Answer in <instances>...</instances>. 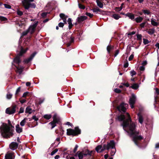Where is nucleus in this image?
<instances>
[{
    "label": "nucleus",
    "instance_id": "1",
    "mask_svg": "<svg viewBox=\"0 0 159 159\" xmlns=\"http://www.w3.org/2000/svg\"><path fill=\"white\" fill-rule=\"evenodd\" d=\"M127 119L123 121L121 125L124 130L128 129L133 134L134 133L135 128V124L132 122L129 114L127 112L126 113Z\"/></svg>",
    "mask_w": 159,
    "mask_h": 159
},
{
    "label": "nucleus",
    "instance_id": "2",
    "mask_svg": "<svg viewBox=\"0 0 159 159\" xmlns=\"http://www.w3.org/2000/svg\"><path fill=\"white\" fill-rule=\"evenodd\" d=\"M0 132L9 137L12 136L13 134V130L5 123H3L0 127Z\"/></svg>",
    "mask_w": 159,
    "mask_h": 159
},
{
    "label": "nucleus",
    "instance_id": "3",
    "mask_svg": "<svg viewBox=\"0 0 159 159\" xmlns=\"http://www.w3.org/2000/svg\"><path fill=\"white\" fill-rule=\"evenodd\" d=\"M34 0H24L22 1V3L25 8L26 9H28L30 8H35L36 5L34 3H30Z\"/></svg>",
    "mask_w": 159,
    "mask_h": 159
},
{
    "label": "nucleus",
    "instance_id": "4",
    "mask_svg": "<svg viewBox=\"0 0 159 159\" xmlns=\"http://www.w3.org/2000/svg\"><path fill=\"white\" fill-rule=\"evenodd\" d=\"M80 130L78 127H75V129H67V134L68 135L75 136L80 134Z\"/></svg>",
    "mask_w": 159,
    "mask_h": 159
},
{
    "label": "nucleus",
    "instance_id": "5",
    "mask_svg": "<svg viewBox=\"0 0 159 159\" xmlns=\"http://www.w3.org/2000/svg\"><path fill=\"white\" fill-rule=\"evenodd\" d=\"M53 120L50 122L48 125L51 127V129H52L56 125V124L60 121V119L58 117L56 114H55L53 117Z\"/></svg>",
    "mask_w": 159,
    "mask_h": 159
},
{
    "label": "nucleus",
    "instance_id": "6",
    "mask_svg": "<svg viewBox=\"0 0 159 159\" xmlns=\"http://www.w3.org/2000/svg\"><path fill=\"white\" fill-rule=\"evenodd\" d=\"M28 50V48H26L25 49H24L22 47H21V50L19 54L16 56L14 60V62L19 64L20 61V56H21L22 54L25 53Z\"/></svg>",
    "mask_w": 159,
    "mask_h": 159
},
{
    "label": "nucleus",
    "instance_id": "7",
    "mask_svg": "<svg viewBox=\"0 0 159 159\" xmlns=\"http://www.w3.org/2000/svg\"><path fill=\"white\" fill-rule=\"evenodd\" d=\"M136 100V96L134 94L132 93L131 94V96L129 98V103L131 107L132 108L134 107V105L135 104Z\"/></svg>",
    "mask_w": 159,
    "mask_h": 159
},
{
    "label": "nucleus",
    "instance_id": "8",
    "mask_svg": "<svg viewBox=\"0 0 159 159\" xmlns=\"http://www.w3.org/2000/svg\"><path fill=\"white\" fill-rule=\"evenodd\" d=\"M128 107V105L127 104L122 103L119 106L117 107V108L120 111H123L125 112V111L126 108Z\"/></svg>",
    "mask_w": 159,
    "mask_h": 159
},
{
    "label": "nucleus",
    "instance_id": "9",
    "mask_svg": "<svg viewBox=\"0 0 159 159\" xmlns=\"http://www.w3.org/2000/svg\"><path fill=\"white\" fill-rule=\"evenodd\" d=\"M38 24V21H35L34 23L31 25L28 29V30L30 34H32L34 31L35 30Z\"/></svg>",
    "mask_w": 159,
    "mask_h": 159
},
{
    "label": "nucleus",
    "instance_id": "10",
    "mask_svg": "<svg viewBox=\"0 0 159 159\" xmlns=\"http://www.w3.org/2000/svg\"><path fill=\"white\" fill-rule=\"evenodd\" d=\"M115 143L113 140L111 141L109 143H107V145H106V149L108 150L109 149L115 148Z\"/></svg>",
    "mask_w": 159,
    "mask_h": 159
},
{
    "label": "nucleus",
    "instance_id": "11",
    "mask_svg": "<svg viewBox=\"0 0 159 159\" xmlns=\"http://www.w3.org/2000/svg\"><path fill=\"white\" fill-rule=\"evenodd\" d=\"M106 149V145L104 144L103 146L99 145L95 149L98 153H100L104 151Z\"/></svg>",
    "mask_w": 159,
    "mask_h": 159
},
{
    "label": "nucleus",
    "instance_id": "12",
    "mask_svg": "<svg viewBox=\"0 0 159 159\" xmlns=\"http://www.w3.org/2000/svg\"><path fill=\"white\" fill-rule=\"evenodd\" d=\"M15 156L13 152H8L5 156V159H14Z\"/></svg>",
    "mask_w": 159,
    "mask_h": 159
},
{
    "label": "nucleus",
    "instance_id": "13",
    "mask_svg": "<svg viewBox=\"0 0 159 159\" xmlns=\"http://www.w3.org/2000/svg\"><path fill=\"white\" fill-rule=\"evenodd\" d=\"M18 147V144L16 142H13L9 145L10 148L13 150L16 149Z\"/></svg>",
    "mask_w": 159,
    "mask_h": 159
},
{
    "label": "nucleus",
    "instance_id": "14",
    "mask_svg": "<svg viewBox=\"0 0 159 159\" xmlns=\"http://www.w3.org/2000/svg\"><path fill=\"white\" fill-rule=\"evenodd\" d=\"M16 111L15 108L13 107L11 108H7L6 110V113L7 114L11 115L14 114Z\"/></svg>",
    "mask_w": 159,
    "mask_h": 159
},
{
    "label": "nucleus",
    "instance_id": "15",
    "mask_svg": "<svg viewBox=\"0 0 159 159\" xmlns=\"http://www.w3.org/2000/svg\"><path fill=\"white\" fill-rule=\"evenodd\" d=\"M143 138L141 136H136L134 137L133 140L135 143L137 145H138L137 141L138 140H140L142 139Z\"/></svg>",
    "mask_w": 159,
    "mask_h": 159
},
{
    "label": "nucleus",
    "instance_id": "16",
    "mask_svg": "<svg viewBox=\"0 0 159 159\" xmlns=\"http://www.w3.org/2000/svg\"><path fill=\"white\" fill-rule=\"evenodd\" d=\"M36 54V52L33 53L28 58L25 59L24 60V62L26 63H29L33 59Z\"/></svg>",
    "mask_w": 159,
    "mask_h": 159
},
{
    "label": "nucleus",
    "instance_id": "17",
    "mask_svg": "<svg viewBox=\"0 0 159 159\" xmlns=\"http://www.w3.org/2000/svg\"><path fill=\"white\" fill-rule=\"evenodd\" d=\"M87 17L85 16H81L77 18V21L78 23H82L84 20H86Z\"/></svg>",
    "mask_w": 159,
    "mask_h": 159
},
{
    "label": "nucleus",
    "instance_id": "18",
    "mask_svg": "<svg viewBox=\"0 0 159 159\" xmlns=\"http://www.w3.org/2000/svg\"><path fill=\"white\" fill-rule=\"evenodd\" d=\"M60 18L63 20V21L64 23H66V19L68 17V16H66L63 13H61L60 14Z\"/></svg>",
    "mask_w": 159,
    "mask_h": 159
},
{
    "label": "nucleus",
    "instance_id": "19",
    "mask_svg": "<svg viewBox=\"0 0 159 159\" xmlns=\"http://www.w3.org/2000/svg\"><path fill=\"white\" fill-rule=\"evenodd\" d=\"M84 153V156H88L89 157H90L92 156V151H89L88 149L85 150V151H83L82 152Z\"/></svg>",
    "mask_w": 159,
    "mask_h": 159
},
{
    "label": "nucleus",
    "instance_id": "20",
    "mask_svg": "<svg viewBox=\"0 0 159 159\" xmlns=\"http://www.w3.org/2000/svg\"><path fill=\"white\" fill-rule=\"evenodd\" d=\"M84 156V153L83 152L80 151H78L75 155V156H78L79 159H82Z\"/></svg>",
    "mask_w": 159,
    "mask_h": 159
},
{
    "label": "nucleus",
    "instance_id": "21",
    "mask_svg": "<svg viewBox=\"0 0 159 159\" xmlns=\"http://www.w3.org/2000/svg\"><path fill=\"white\" fill-rule=\"evenodd\" d=\"M138 120L139 122L141 124H142L143 121V118L142 115L140 113H138Z\"/></svg>",
    "mask_w": 159,
    "mask_h": 159
},
{
    "label": "nucleus",
    "instance_id": "22",
    "mask_svg": "<svg viewBox=\"0 0 159 159\" xmlns=\"http://www.w3.org/2000/svg\"><path fill=\"white\" fill-rule=\"evenodd\" d=\"M16 130L17 133H20L22 132V129L20 127L19 125H17L16 126Z\"/></svg>",
    "mask_w": 159,
    "mask_h": 159
},
{
    "label": "nucleus",
    "instance_id": "23",
    "mask_svg": "<svg viewBox=\"0 0 159 159\" xmlns=\"http://www.w3.org/2000/svg\"><path fill=\"white\" fill-rule=\"evenodd\" d=\"M16 67L17 68V70H16V72L18 73H19V74H21L23 71V70L24 68V67Z\"/></svg>",
    "mask_w": 159,
    "mask_h": 159
},
{
    "label": "nucleus",
    "instance_id": "24",
    "mask_svg": "<svg viewBox=\"0 0 159 159\" xmlns=\"http://www.w3.org/2000/svg\"><path fill=\"white\" fill-rule=\"evenodd\" d=\"M32 110L30 107H27L25 109V112L26 113L31 114L32 113Z\"/></svg>",
    "mask_w": 159,
    "mask_h": 159
},
{
    "label": "nucleus",
    "instance_id": "25",
    "mask_svg": "<svg viewBox=\"0 0 159 159\" xmlns=\"http://www.w3.org/2000/svg\"><path fill=\"white\" fill-rule=\"evenodd\" d=\"M151 24L153 26H157L158 25V23L156 21V20L153 18L151 19Z\"/></svg>",
    "mask_w": 159,
    "mask_h": 159
},
{
    "label": "nucleus",
    "instance_id": "26",
    "mask_svg": "<svg viewBox=\"0 0 159 159\" xmlns=\"http://www.w3.org/2000/svg\"><path fill=\"white\" fill-rule=\"evenodd\" d=\"M155 30V29L153 28L149 29L147 32L148 34L150 35H152L154 33Z\"/></svg>",
    "mask_w": 159,
    "mask_h": 159
},
{
    "label": "nucleus",
    "instance_id": "27",
    "mask_svg": "<svg viewBox=\"0 0 159 159\" xmlns=\"http://www.w3.org/2000/svg\"><path fill=\"white\" fill-rule=\"evenodd\" d=\"M117 118L119 121H121L125 119V117L123 115H120L118 116Z\"/></svg>",
    "mask_w": 159,
    "mask_h": 159
},
{
    "label": "nucleus",
    "instance_id": "28",
    "mask_svg": "<svg viewBox=\"0 0 159 159\" xmlns=\"http://www.w3.org/2000/svg\"><path fill=\"white\" fill-rule=\"evenodd\" d=\"M143 18L140 16H139L136 18L134 20L136 21V22L137 23H140L142 21Z\"/></svg>",
    "mask_w": 159,
    "mask_h": 159
},
{
    "label": "nucleus",
    "instance_id": "29",
    "mask_svg": "<svg viewBox=\"0 0 159 159\" xmlns=\"http://www.w3.org/2000/svg\"><path fill=\"white\" fill-rule=\"evenodd\" d=\"M67 22L69 24V28L70 29L73 26L71 19L70 18H69Z\"/></svg>",
    "mask_w": 159,
    "mask_h": 159
},
{
    "label": "nucleus",
    "instance_id": "30",
    "mask_svg": "<svg viewBox=\"0 0 159 159\" xmlns=\"http://www.w3.org/2000/svg\"><path fill=\"white\" fill-rule=\"evenodd\" d=\"M28 119L27 118H25L23 120L20 122V125L22 126H24L26 122V121Z\"/></svg>",
    "mask_w": 159,
    "mask_h": 159
},
{
    "label": "nucleus",
    "instance_id": "31",
    "mask_svg": "<svg viewBox=\"0 0 159 159\" xmlns=\"http://www.w3.org/2000/svg\"><path fill=\"white\" fill-rule=\"evenodd\" d=\"M96 2L97 5L100 8H102L103 7V4L98 0H96Z\"/></svg>",
    "mask_w": 159,
    "mask_h": 159
},
{
    "label": "nucleus",
    "instance_id": "32",
    "mask_svg": "<svg viewBox=\"0 0 159 159\" xmlns=\"http://www.w3.org/2000/svg\"><path fill=\"white\" fill-rule=\"evenodd\" d=\"M112 17L116 20H118L120 16L118 14H115L112 15Z\"/></svg>",
    "mask_w": 159,
    "mask_h": 159
},
{
    "label": "nucleus",
    "instance_id": "33",
    "mask_svg": "<svg viewBox=\"0 0 159 159\" xmlns=\"http://www.w3.org/2000/svg\"><path fill=\"white\" fill-rule=\"evenodd\" d=\"M52 117V115L51 114H46L43 116V117L47 120L50 119Z\"/></svg>",
    "mask_w": 159,
    "mask_h": 159
},
{
    "label": "nucleus",
    "instance_id": "34",
    "mask_svg": "<svg viewBox=\"0 0 159 159\" xmlns=\"http://www.w3.org/2000/svg\"><path fill=\"white\" fill-rule=\"evenodd\" d=\"M131 87L134 89H136L138 88L139 85L137 84H134L131 86Z\"/></svg>",
    "mask_w": 159,
    "mask_h": 159
},
{
    "label": "nucleus",
    "instance_id": "35",
    "mask_svg": "<svg viewBox=\"0 0 159 159\" xmlns=\"http://www.w3.org/2000/svg\"><path fill=\"white\" fill-rule=\"evenodd\" d=\"M92 11L93 12H101V10L98 7H97L93 9Z\"/></svg>",
    "mask_w": 159,
    "mask_h": 159
},
{
    "label": "nucleus",
    "instance_id": "36",
    "mask_svg": "<svg viewBox=\"0 0 159 159\" xmlns=\"http://www.w3.org/2000/svg\"><path fill=\"white\" fill-rule=\"evenodd\" d=\"M128 16L131 20H133L134 18V15L133 14L129 13L128 15Z\"/></svg>",
    "mask_w": 159,
    "mask_h": 159
},
{
    "label": "nucleus",
    "instance_id": "37",
    "mask_svg": "<svg viewBox=\"0 0 159 159\" xmlns=\"http://www.w3.org/2000/svg\"><path fill=\"white\" fill-rule=\"evenodd\" d=\"M113 47H111L110 45L108 46L107 48V50L108 52L109 53L110 51H111V50L113 49Z\"/></svg>",
    "mask_w": 159,
    "mask_h": 159
},
{
    "label": "nucleus",
    "instance_id": "38",
    "mask_svg": "<svg viewBox=\"0 0 159 159\" xmlns=\"http://www.w3.org/2000/svg\"><path fill=\"white\" fill-rule=\"evenodd\" d=\"M143 11L144 14H147L148 15H149L150 12L149 11L147 10H143Z\"/></svg>",
    "mask_w": 159,
    "mask_h": 159
},
{
    "label": "nucleus",
    "instance_id": "39",
    "mask_svg": "<svg viewBox=\"0 0 159 159\" xmlns=\"http://www.w3.org/2000/svg\"><path fill=\"white\" fill-rule=\"evenodd\" d=\"M12 94L10 93H8L7 95V98L8 99H10L12 97Z\"/></svg>",
    "mask_w": 159,
    "mask_h": 159
},
{
    "label": "nucleus",
    "instance_id": "40",
    "mask_svg": "<svg viewBox=\"0 0 159 159\" xmlns=\"http://www.w3.org/2000/svg\"><path fill=\"white\" fill-rule=\"evenodd\" d=\"M143 43L145 45H146L149 42L147 39H143Z\"/></svg>",
    "mask_w": 159,
    "mask_h": 159
},
{
    "label": "nucleus",
    "instance_id": "41",
    "mask_svg": "<svg viewBox=\"0 0 159 159\" xmlns=\"http://www.w3.org/2000/svg\"><path fill=\"white\" fill-rule=\"evenodd\" d=\"M78 6L79 8L81 9H84L85 8V6L80 3H78Z\"/></svg>",
    "mask_w": 159,
    "mask_h": 159
},
{
    "label": "nucleus",
    "instance_id": "42",
    "mask_svg": "<svg viewBox=\"0 0 159 159\" xmlns=\"http://www.w3.org/2000/svg\"><path fill=\"white\" fill-rule=\"evenodd\" d=\"M130 74L132 76L135 75L136 74V72L134 70H132L130 71Z\"/></svg>",
    "mask_w": 159,
    "mask_h": 159
},
{
    "label": "nucleus",
    "instance_id": "43",
    "mask_svg": "<svg viewBox=\"0 0 159 159\" xmlns=\"http://www.w3.org/2000/svg\"><path fill=\"white\" fill-rule=\"evenodd\" d=\"M113 149V150H112L111 152V156H113L115 155L116 152V148H115Z\"/></svg>",
    "mask_w": 159,
    "mask_h": 159
},
{
    "label": "nucleus",
    "instance_id": "44",
    "mask_svg": "<svg viewBox=\"0 0 159 159\" xmlns=\"http://www.w3.org/2000/svg\"><path fill=\"white\" fill-rule=\"evenodd\" d=\"M0 20L1 21H6L7 20V19L4 17L0 16Z\"/></svg>",
    "mask_w": 159,
    "mask_h": 159
},
{
    "label": "nucleus",
    "instance_id": "45",
    "mask_svg": "<svg viewBox=\"0 0 159 159\" xmlns=\"http://www.w3.org/2000/svg\"><path fill=\"white\" fill-rule=\"evenodd\" d=\"M20 87H18L17 89L16 93H15V95L16 96L17 95L18 93L20 92Z\"/></svg>",
    "mask_w": 159,
    "mask_h": 159
},
{
    "label": "nucleus",
    "instance_id": "46",
    "mask_svg": "<svg viewBox=\"0 0 159 159\" xmlns=\"http://www.w3.org/2000/svg\"><path fill=\"white\" fill-rule=\"evenodd\" d=\"M17 13L19 16H21L23 14V12L19 10H18L17 11Z\"/></svg>",
    "mask_w": 159,
    "mask_h": 159
},
{
    "label": "nucleus",
    "instance_id": "47",
    "mask_svg": "<svg viewBox=\"0 0 159 159\" xmlns=\"http://www.w3.org/2000/svg\"><path fill=\"white\" fill-rule=\"evenodd\" d=\"M142 36L140 34H138L137 35V38L138 40H141Z\"/></svg>",
    "mask_w": 159,
    "mask_h": 159
},
{
    "label": "nucleus",
    "instance_id": "48",
    "mask_svg": "<svg viewBox=\"0 0 159 159\" xmlns=\"http://www.w3.org/2000/svg\"><path fill=\"white\" fill-rule=\"evenodd\" d=\"M155 90V94H156L157 95H158L159 94V89L157 88H156Z\"/></svg>",
    "mask_w": 159,
    "mask_h": 159
},
{
    "label": "nucleus",
    "instance_id": "49",
    "mask_svg": "<svg viewBox=\"0 0 159 159\" xmlns=\"http://www.w3.org/2000/svg\"><path fill=\"white\" fill-rule=\"evenodd\" d=\"M58 149H56L54 150L51 153V155H53L56 152H57L58 151Z\"/></svg>",
    "mask_w": 159,
    "mask_h": 159
},
{
    "label": "nucleus",
    "instance_id": "50",
    "mask_svg": "<svg viewBox=\"0 0 159 159\" xmlns=\"http://www.w3.org/2000/svg\"><path fill=\"white\" fill-rule=\"evenodd\" d=\"M85 15L87 16H89L90 18H92L93 16V14H91L89 12H86L85 13Z\"/></svg>",
    "mask_w": 159,
    "mask_h": 159
},
{
    "label": "nucleus",
    "instance_id": "51",
    "mask_svg": "<svg viewBox=\"0 0 159 159\" xmlns=\"http://www.w3.org/2000/svg\"><path fill=\"white\" fill-rule=\"evenodd\" d=\"M28 32H29L28 31V30H27L26 31L23 32L22 34V36H25V35H26L28 34Z\"/></svg>",
    "mask_w": 159,
    "mask_h": 159
},
{
    "label": "nucleus",
    "instance_id": "52",
    "mask_svg": "<svg viewBox=\"0 0 159 159\" xmlns=\"http://www.w3.org/2000/svg\"><path fill=\"white\" fill-rule=\"evenodd\" d=\"M4 6L6 8H8V9H10L11 8V6L7 4H4Z\"/></svg>",
    "mask_w": 159,
    "mask_h": 159
},
{
    "label": "nucleus",
    "instance_id": "53",
    "mask_svg": "<svg viewBox=\"0 0 159 159\" xmlns=\"http://www.w3.org/2000/svg\"><path fill=\"white\" fill-rule=\"evenodd\" d=\"M114 91L116 93H120L121 92V90L118 89H115Z\"/></svg>",
    "mask_w": 159,
    "mask_h": 159
},
{
    "label": "nucleus",
    "instance_id": "54",
    "mask_svg": "<svg viewBox=\"0 0 159 159\" xmlns=\"http://www.w3.org/2000/svg\"><path fill=\"white\" fill-rule=\"evenodd\" d=\"M146 23V22H144L142 23L141 24H140V26L142 28H144Z\"/></svg>",
    "mask_w": 159,
    "mask_h": 159
},
{
    "label": "nucleus",
    "instance_id": "55",
    "mask_svg": "<svg viewBox=\"0 0 159 159\" xmlns=\"http://www.w3.org/2000/svg\"><path fill=\"white\" fill-rule=\"evenodd\" d=\"M24 111V108L22 107H20L19 112V113H22Z\"/></svg>",
    "mask_w": 159,
    "mask_h": 159
},
{
    "label": "nucleus",
    "instance_id": "56",
    "mask_svg": "<svg viewBox=\"0 0 159 159\" xmlns=\"http://www.w3.org/2000/svg\"><path fill=\"white\" fill-rule=\"evenodd\" d=\"M29 93V92H26L24 93L23 94L22 97H25L26 96H27L28 95Z\"/></svg>",
    "mask_w": 159,
    "mask_h": 159
},
{
    "label": "nucleus",
    "instance_id": "57",
    "mask_svg": "<svg viewBox=\"0 0 159 159\" xmlns=\"http://www.w3.org/2000/svg\"><path fill=\"white\" fill-rule=\"evenodd\" d=\"M78 147V146L77 145H76L75 146V148L73 150V152L74 153H75L77 150V148Z\"/></svg>",
    "mask_w": 159,
    "mask_h": 159
},
{
    "label": "nucleus",
    "instance_id": "58",
    "mask_svg": "<svg viewBox=\"0 0 159 159\" xmlns=\"http://www.w3.org/2000/svg\"><path fill=\"white\" fill-rule=\"evenodd\" d=\"M65 23L61 22L59 23L58 24V26L60 27H62Z\"/></svg>",
    "mask_w": 159,
    "mask_h": 159
},
{
    "label": "nucleus",
    "instance_id": "59",
    "mask_svg": "<svg viewBox=\"0 0 159 159\" xmlns=\"http://www.w3.org/2000/svg\"><path fill=\"white\" fill-rule=\"evenodd\" d=\"M66 159H75L73 157H70V156H67L66 157Z\"/></svg>",
    "mask_w": 159,
    "mask_h": 159
},
{
    "label": "nucleus",
    "instance_id": "60",
    "mask_svg": "<svg viewBox=\"0 0 159 159\" xmlns=\"http://www.w3.org/2000/svg\"><path fill=\"white\" fill-rule=\"evenodd\" d=\"M134 57V56L133 54L131 55L129 58V61H131L133 58Z\"/></svg>",
    "mask_w": 159,
    "mask_h": 159
},
{
    "label": "nucleus",
    "instance_id": "61",
    "mask_svg": "<svg viewBox=\"0 0 159 159\" xmlns=\"http://www.w3.org/2000/svg\"><path fill=\"white\" fill-rule=\"evenodd\" d=\"M125 86L126 87H128L129 86V84L128 83H123L121 84Z\"/></svg>",
    "mask_w": 159,
    "mask_h": 159
},
{
    "label": "nucleus",
    "instance_id": "62",
    "mask_svg": "<svg viewBox=\"0 0 159 159\" xmlns=\"http://www.w3.org/2000/svg\"><path fill=\"white\" fill-rule=\"evenodd\" d=\"M135 34V32L133 31V32L129 33L128 34V35H132L134 34Z\"/></svg>",
    "mask_w": 159,
    "mask_h": 159
},
{
    "label": "nucleus",
    "instance_id": "63",
    "mask_svg": "<svg viewBox=\"0 0 159 159\" xmlns=\"http://www.w3.org/2000/svg\"><path fill=\"white\" fill-rule=\"evenodd\" d=\"M144 69H145V67H144V66H141L139 67V70L141 71H143L144 70Z\"/></svg>",
    "mask_w": 159,
    "mask_h": 159
},
{
    "label": "nucleus",
    "instance_id": "64",
    "mask_svg": "<svg viewBox=\"0 0 159 159\" xmlns=\"http://www.w3.org/2000/svg\"><path fill=\"white\" fill-rule=\"evenodd\" d=\"M115 10L117 11H119L121 10V8L120 9L119 7H116L115 9Z\"/></svg>",
    "mask_w": 159,
    "mask_h": 159
}]
</instances>
